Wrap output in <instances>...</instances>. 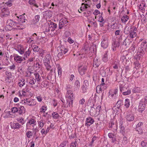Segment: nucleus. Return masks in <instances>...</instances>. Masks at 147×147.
<instances>
[{
    "label": "nucleus",
    "mask_w": 147,
    "mask_h": 147,
    "mask_svg": "<svg viewBox=\"0 0 147 147\" xmlns=\"http://www.w3.org/2000/svg\"><path fill=\"white\" fill-rule=\"evenodd\" d=\"M146 43V42L142 43L141 47L138 49L137 55L134 57V59L137 60H140L141 56L144 54L147 46Z\"/></svg>",
    "instance_id": "f257e3e1"
},
{
    "label": "nucleus",
    "mask_w": 147,
    "mask_h": 147,
    "mask_svg": "<svg viewBox=\"0 0 147 147\" xmlns=\"http://www.w3.org/2000/svg\"><path fill=\"white\" fill-rule=\"evenodd\" d=\"M19 22H17L15 21H13L11 19H9L6 22V27L8 28V30H9L11 29L12 27L14 28L16 26H17V28H16V29L22 30L24 28H20V26H19Z\"/></svg>",
    "instance_id": "f03ea898"
},
{
    "label": "nucleus",
    "mask_w": 147,
    "mask_h": 147,
    "mask_svg": "<svg viewBox=\"0 0 147 147\" xmlns=\"http://www.w3.org/2000/svg\"><path fill=\"white\" fill-rule=\"evenodd\" d=\"M134 27L128 28V29L129 30V32L130 37L131 38H133L136 36V31L137 28L136 27L134 28Z\"/></svg>",
    "instance_id": "7ed1b4c3"
},
{
    "label": "nucleus",
    "mask_w": 147,
    "mask_h": 147,
    "mask_svg": "<svg viewBox=\"0 0 147 147\" xmlns=\"http://www.w3.org/2000/svg\"><path fill=\"white\" fill-rule=\"evenodd\" d=\"M103 40L101 42V46L104 49L106 48L108 45V39L106 36L102 37Z\"/></svg>",
    "instance_id": "20e7f679"
},
{
    "label": "nucleus",
    "mask_w": 147,
    "mask_h": 147,
    "mask_svg": "<svg viewBox=\"0 0 147 147\" xmlns=\"http://www.w3.org/2000/svg\"><path fill=\"white\" fill-rule=\"evenodd\" d=\"M25 14L24 13L19 16H17V18H18V22L20 23H24L26 22V21L27 22L26 19V17L25 16Z\"/></svg>",
    "instance_id": "39448f33"
},
{
    "label": "nucleus",
    "mask_w": 147,
    "mask_h": 147,
    "mask_svg": "<svg viewBox=\"0 0 147 147\" xmlns=\"http://www.w3.org/2000/svg\"><path fill=\"white\" fill-rule=\"evenodd\" d=\"M87 70V67L85 66H80L78 67V70L79 72L81 75L85 74V72Z\"/></svg>",
    "instance_id": "423d86ee"
},
{
    "label": "nucleus",
    "mask_w": 147,
    "mask_h": 147,
    "mask_svg": "<svg viewBox=\"0 0 147 147\" xmlns=\"http://www.w3.org/2000/svg\"><path fill=\"white\" fill-rule=\"evenodd\" d=\"M13 57H14V60L18 63H20L21 61L25 60V57H22L19 56L17 54L14 55Z\"/></svg>",
    "instance_id": "0eeeda50"
},
{
    "label": "nucleus",
    "mask_w": 147,
    "mask_h": 147,
    "mask_svg": "<svg viewBox=\"0 0 147 147\" xmlns=\"http://www.w3.org/2000/svg\"><path fill=\"white\" fill-rule=\"evenodd\" d=\"M94 121V120L91 117H88L86 118L85 125L89 126L93 124Z\"/></svg>",
    "instance_id": "6e6552de"
},
{
    "label": "nucleus",
    "mask_w": 147,
    "mask_h": 147,
    "mask_svg": "<svg viewBox=\"0 0 147 147\" xmlns=\"http://www.w3.org/2000/svg\"><path fill=\"white\" fill-rule=\"evenodd\" d=\"M3 16L6 17L9 14V9L7 7H2L1 10Z\"/></svg>",
    "instance_id": "1a4fd4ad"
},
{
    "label": "nucleus",
    "mask_w": 147,
    "mask_h": 147,
    "mask_svg": "<svg viewBox=\"0 0 147 147\" xmlns=\"http://www.w3.org/2000/svg\"><path fill=\"white\" fill-rule=\"evenodd\" d=\"M50 59L45 58V59L43 61L44 65L46 66L47 69L48 70H49L51 68V66L49 64L50 63Z\"/></svg>",
    "instance_id": "9d476101"
},
{
    "label": "nucleus",
    "mask_w": 147,
    "mask_h": 147,
    "mask_svg": "<svg viewBox=\"0 0 147 147\" xmlns=\"http://www.w3.org/2000/svg\"><path fill=\"white\" fill-rule=\"evenodd\" d=\"M32 73L33 74L34 76V77L33 78V79H34L35 80H36V81L38 82H40L42 80V76L40 75L39 74L37 73Z\"/></svg>",
    "instance_id": "9b49d317"
},
{
    "label": "nucleus",
    "mask_w": 147,
    "mask_h": 147,
    "mask_svg": "<svg viewBox=\"0 0 147 147\" xmlns=\"http://www.w3.org/2000/svg\"><path fill=\"white\" fill-rule=\"evenodd\" d=\"M100 64V60L97 58H94L93 60V66L95 68H97Z\"/></svg>",
    "instance_id": "f8f14e48"
},
{
    "label": "nucleus",
    "mask_w": 147,
    "mask_h": 147,
    "mask_svg": "<svg viewBox=\"0 0 147 147\" xmlns=\"http://www.w3.org/2000/svg\"><path fill=\"white\" fill-rule=\"evenodd\" d=\"M94 105L92 104V105L90 106V109L89 111L90 115L91 116L95 115L96 113L95 108L94 107Z\"/></svg>",
    "instance_id": "ddd939ff"
},
{
    "label": "nucleus",
    "mask_w": 147,
    "mask_h": 147,
    "mask_svg": "<svg viewBox=\"0 0 147 147\" xmlns=\"http://www.w3.org/2000/svg\"><path fill=\"white\" fill-rule=\"evenodd\" d=\"M5 74L6 75V78L5 79V81L6 82H8L9 79L11 78V73L9 71H6L5 72Z\"/></svg>",
    "instance_id": "4468645a"
},
{
    "label": "nucleus",
    "mask_w": 147,
    "mask_h": 147,
    "mask_svg": "<svg viewBox=\"0 0 147 147\" xmlns=\"http://www.w3.org/2000/svg\"><path fill=\"white\" fill-rule=\"evenodd\" d=\"M25 109L23 106H21L18 107V113L19 115H22L23 113H25Z\"/></svg>",
    "instance_id": "2eb2a0df"
},
{
    "label": "nucleus",
    "mask_w": 147,
    "mask_h": 147,
    "mask_svg": "<svg viewBox=\"0 0 147 147\" xmlns=\"http://www.w3.org/2000/svg\"><path fill=\"white\" fill-rule=\"evenodd\" d=\"M17 51L21 55L24 54V53L23 47L22 46L19 45L18 47V49Z\"/></svg>",
    "instance_id": "dca6fc26"
},
{
    "label": "nucleus",
    "mask_w": 147,
    "mask_h": 147,
    "mask_svg": "<svg viewBox=\"0 0 147 147\" xmlns=\"http://www.w3.org/2000/svg\"><path fill=\"white\" fill-rule=\"evenodd\" d=\"M126 118L129 121H133L134 119V115L133 114H129L126 116Z\"/></svg>",
    "instance_id": "f3484780"
},
{
    "label": "nucleus",
    "mask_w": 147,
    "mask_h": 147,
    "mask_svg": "<svg viewBox=\"0 0 147 147\" xmlns=\"http://www.w3.org/2000/svg\"><path fill=\"white\" fill-rule=\"evenodd\" d=\"M40 18L39 15H37L35 16L34 19L32 20V23L33 24H35L38 22Z\"/></svg>",
    "instance_id": "a211bd4d"
},
{
    "label": "nucleus",
    "mask_w": 147,
    "mask_h": 147,
    "mask_svg": "<svg viewBox=\"0 0 147 147\" xmlns=\"http://www.w3.org/2000/svg\"><path fill=\"white\" fill-rule=\"evenodd\" d=\"M36 122V121L34 119H32L29 120V121L26 124V126L28 125H32V127H34L35 125V123Z\"/></svg>",
    "instance_id": "6ab92c4d"
},
{
    "label": "nucleus",
    "mask_w": 147,
    "mask_h": 147,
    "mask_svg": "<svg viewBox=\"0 0 147 147\" xmlns=\"http://www.w3.org/2000/svg\"><path fill=\"white\" fill-rule=\"evenodd\" d=\"M52 13L50 10L47 11L45 12V15L46 17L50 18L52 16Z\"/></svg>",
    "instance_id": "aec40b11"
},
{
    "label": "nucleus",
    "mask_w": 147,
    "mask_h": 147,
    "mask_svg": "<svg viewBox=\"0 0 147 147\" xmlns=\"http://www.w3.org/2000/svg\"><path fill=\"white\" fill-rule=\"evenodd\" d=\"M118 91V89H116L114 90L113 93H111L110 95H111L112 97H114L115 98L118 96L117 92Z\"/></svg>",
    "instance_id": "412c9836"
},
{
    "label": "nucleus",
    "mask_w": 147,
    "mask_h": 147,
    "mask_svg": "<svg viewBox=\"0 0 147 147\" xmlns=\"http://www.w3.org/2000/svg\"><path fill=\"white\" fill-rule=\"evenodd\" d=\"M31 49L30 48H29L28 49V50L27 51H26L24 54V56L25 58L27 57H28L30 55V54L31 53Z\"/></svg>",
    "instance_id": "4be33fe9"
},
{
    "label": "nucleus",
    "mask_w": 147,
    "mask_h": 147,
    "mask_svg": "<svg viewBox=\"0 0 147 147\" xmlns=\"http://www.w3.org/2000/svg\"><path fill=\"white\" fill-rule=\"evenodd\" d=\"M25 80L24 79H22L21 80H19L18 84L20 87H22L25 84Z\"/></svg>",
    "instance_id": "5701e85b"
},
{
    "label": "nucleus",
    "mask_w": 147,
    "mask_h": 147,
    "mask_svg": "<svg viewBox=\"0 0 147 147\" xmlns=\"http://www.w3.org/2000/svg\"><path fill=\"white\" fill-rule=\"evenodd\" d=\"M36 104V102L33 100H30L28 101V102L27 104L30 106H33Z\"/></svg>",
    "instance_id": "b1692460"
},
{
    "label": "nucleus",
    "mask_w": 147,
    "mask_h": 147,
    "mask_svg": "<svg viewBox=\"0 0 147 147\" xmlns=\"http://www.w3.org/2000/svg\"><path fill=\"white\" fill-rule=\"evenodd\" d=\"M57 70L58 76L60 77L62 75V69L59 65L57 67Z\"/></svg>",
    "instance_id": "393cba45"
},
{
    "label": "nucleus",
    "mask_w": 147,
    "mask_h": 147,
    "mask_svg": "<svg viewBox=\"0 0 147 147\" xmlns=\"http://www.w3.org/2000/svg\"><path fill=\"white\" fill-rule=\"evenodd\" d=\"M123 105V100H119L116 104L117 107L119 108H120L121 106Z\"/></svg>",
    "instance_id": "a878e982"
},
{
    "label": "nucleus",
    "mask_w": 147,
    "mask_h": 147,
    "mask_svg": "<svg viewBox=\"0 0 147 147\" xmlns=\"http://www.w3.org/2000/svg\"><path fill=\"white\" fill-rule=\"evenodd\" d=\"M73 100L67 99V104H68V107H70L71 108L73 106Z\"/></svg>",
    "instance_id": "bb28decb"
},
{
    "label": "nucleus",
    "mask_w": 147,
    "mask_h": 147,
    "mask_svg": "<svg viewBox=\"0 0 147 147\" xmlns=\"http://www.w3.org/2000/svg\"><path fill=\"white\" fill-rule=\"evenodd\" d=\"M63 46H61V48L59 49L60 51H61V52H59L57 55V57L59 58H60L61 57V56L63 54L62 51H63Z\"/></svg>",
    "instance_id": "cd10ccee"
},
{
    "label": "nucleus",
    "mask_w": 147,
    "mask_h": 147,
    "mask_svg": "<svg viewBox=\"0 0 147 147\" xmlns=\"http://www.w3.org/2000/svg\"><path fill=\"white\" fill-rule=\"evenodd\" d=\"M129 19V17L128 16L125 15L122 17L121 18V21L125 23Z\"/></svg>",
    "instance_id": "c85d7f7f"
},
{
    "label": "nucleus",
    "mask_w": 147,
    "mask_h": 147,
    "mask_svg": "<svg viewBox=\"0 0 147 147\" xmlns=\"http://www.w3.org/2000/svg\"><path fill=\"white\" fill-rule=\"evenodd\" d=\"M31 5H33L36 7H38V6L35 4V0H29L28 2Z\"/></svg>",
    "instance_id": "c756f323"
},
{
    "label": "nucleus",
    "mask_w": 147,
    "mask_h": 147,
    "mask_svg": "<svg viewBox=\"0 0 147 147\" xmlns=\"http://www.w3.org/2000/svg\"><path fill=\"white\" fill-rule=\"evenodd\" d=\"M130 105L129 100L128 98H126L125 100V106L126 108H128Z\"/></svg>",
    "instance_id": "7c9ffc66"
},
{
    "label": "nucleus",
    "mask_w": 147,
    "mask_h": 147,
    "mask_svg": "<svg viewBox=\"0 0 147 147\" xmlns=\"http://www.w3.org/2000/svg\"><path fill=\"white\" fill-rule=\"evenodd\" d=\"M100 73L102 76H106V71L104 69L101 67L99 71Z\"/></svg>",
    "instance_id": "2f4dec72"
},
{
    "label": "nucleus",
    "mask_w": 147,
    "mask_h": 147,
    "mask_svg": "<svg viewBox=\"0 0 147 147\" xmlns=\"http://www.w3.org/2000/svg\"><path fill=\"white\" fill-rule=\"evenodd\" d=\"M96 45H93L90 47L89 50L91 52H94L96 51Z\"/></svg>",
    "instance_id": "473e14b6"
},
{
    "label": "nucleus",
    "mask_w": 147,
    "mask_h": 147,
    "mask_svg": "<svg viewBox=\"0 0 147 147\" xmlns=\"http://www.w3.org/2000/svg\"><path fill=\"white\" fill-rule=\"evenodd\" d=\"M80 87V83L79 81L78 80H76L75 83V89L76 90L78 89Z\"/></svg>",
    "instance_id": "72a5a7b5"
},
{
    "label": "nucleus",
    "mask_w": 147,
    "mask_h": 147,
    "mask_svg": "<svg viewBox=\"0 0 147 147\" xmlns=\"http://www.w3.org/2000/svg\"><path fill=\"white\" fill-rule=\"evenodd\" d=\"M59 21L61 22V23L64 24L65 25L68 22L67 20V18H62Z\"/></svg>",
    "instance_id": "f704fd0d"
},
{
    "label": "nucleus",
    "mask_w": 147,
    "mask_h": 147,
    "mask_svg": "<svg viewBox=\"0 0 147 147\" xmlns=\"http://www.w3.org/2000/svg\"><path fill=\"white\" fill-rule=\"evenodd\" d=\"M13 127L14 129H18L22 127V125L18 123H16L13 124Z\"/></svg>",
    "instance_id": "c9c22d12"
},
{
    "label": "nucleus",
    "mask_w": 147,
    "mask_h": 147,
    "mask_svg": "<svg viewBox=\"0 0 147 147\" xmlns=\"http://www.w3.org/2000/svg\"><path fill=\"white\" fill-rule=\"evenodd\" d=\"M142 107L145 108V103L143 100H141L139 103L138 108H142Z\"/></svg>",
    "instance_id": "e433bc0d"
},
{
    "label": "nucleus",
    "mask_w": 147,
    "mask_h": 147,
    "mask_svg": "<svg viewBox=\"0 0 147 147\" xmlns=\"http://www.w3.org/2000/svg\"><path fill=\"white\" fill-rule=\"evenodd\" d=\"M129 40H127L125 39V40L123 42L122 45H125V46H128L129 45Z\"/></svg>",
    "instance_id": "4c0bfd02"
},
{
    "label": "nucleus",
    "mask_w": 147,
    "mask_h": 147,
    "mask_svg": "<svg viewBox=\"0 0 147 147\" xmlns=\"http://www.w3.org/2000/svg\"><path fill=\"white\" fill-rule=\"evenodd\" d=\"M52 116L53 118L57 119L59 117V115L57 113L54 112L52 114Z\"/></svg>",
    "instance_id": "58836bf2"
},
{
    "label": "nucleus",
    "mask_w": 147,
    "mask_h": 147,
    "mask_svg": "<svg viewBox=\"0 0 147 147\" xmlns=\"http://www.w3.org/2000/svg\"><path fill=\"white\" fill-rule=\"evenodd\" d=\"M50 129V127H48L47 129L45 130L44 129H43L41 130V132L42 134H46L49 131Z\"/></svg>",
    "instance_id": "ea45409f"
},
{
    "label": "nucleus",
    "mask_w": 147,
    "mask_h": 147,
    "mask_svg": "<svg viewBox=\"0 0 147 147\" xmlns=\"http://www.w3.org/2000/svg\"><path fill=\"white\" fill-rule=\"evenodd\" d=\"M112 45L118 47L119 46V42L118 41L115 40L112 43Z\"/></svg>",
    "instance_id": "a19ab883"
},
{
    "label": "nucleus",
    "mask_w": 147,
    "mask_h": 147,
    "mask_svg": "<svg viewBox=\"0 0 147 147\" xmlns=\"http://www.w3.org/2000/svg\"><path fill=\"white\" fill-rule=\"evenodd\" d=\"M17 120L19 122L21 123L22 125H23L25 122L24 119L22 117L18 118Z\"/></svg>",
    "instance_id": "79ce46f5"
},
{
    "label": "nucleus",
    "mask_w": 147,
    "mask_h": 147,
    "mask_svg": "<svg viewBox=\"0 0 147 147\" xmlns=\"http://www.w3.org/2000/svg\"><path fill=\"white\" fill-rule=\"evenodd\" d=\"M32 49L33 51L34 52H38L40 49V48L39 47L36 45L33 46Z\"/></svg>",
    "instance_id": "37998d69"
},
{
    "label": "nucleus",
    "mask_w": 147,
    "mask_h": 147,
    "mask_svg": "<svg viewBox=\"0 0 147 147\" xmlns=\"http://www.w3.org/2000/svg\"><path fill=\"white\" fill-rule=\"evenodd\" d=\"M30 90V89L29 88H26L25 89H23L22 91L23 94L24 95H25V93L26 92H29Z\"/></svg>",
    "instance_id": "c03bdc74"
},
{
    "label": "nucleus",
    "mask_w": 147,
    "mask_h": 147,
    "mask_svg": "<svg viewBox=\"0 0 147 147\" xmlns=\"http://www.w3.org/2000/svg\"><path fill=\"white\" fill-rule=\"evenodd\" d=\"M102 91H104L107 88L106 84L104 83H102L100 84Z\"/></svg>",
    "instance_id": "a18cd8bd"
},
{
    "label": "nucleus",
    "mask_w": 147,
    "mask_h": 147,
    "mask_svg": "<svg viewBox=\"0 0 147 147\" xmlns=\"http://www.w3.org/2000/svg\"><path fill=\"white\" fill-rule=\"evenodd\" d=\"M18 108L16 107H13L11 109V112L13 113H15L18 112Z\"/></svg>",
    "instance_id": "49530a36"
},
{
    "label": "nucleus",
    "mask_w": 147,
    "mask_h": 147,
    "mask_svg": "<svg viewBox=\"0 0 147 147\" xmlns=\"http://www.w3.org/2000/svg\"><path fill=\"white\" fill-rule=\"evenodd\" d=\"M101 109V106H98L96 108V109L95 110L96 112V113H97V115H98L99 114Z\"/></svg>",
    "instance_id": "de8ad7c7"
},
{
    "label": "nucleus",
    "mask_w": 147,
    "mask_h": 147,
    "mask_svg": "<svg viewBox=\"0 0 147 147\" xmlns=\"http://www.w3.org/2000/svg\"><path fill=\"white\" fill-rule=\"evenodd\" d=\"M135 46L134 45H132V46L129 49V50L130 52H134L135 50Z\"/></svg>",
    "instance_id": "09e8293b"
},
{
    "label": "nucleus",
    "mask_w": 147,
    "mask_h": 147,
    "mask_svg": "<svg viewBox=\"0 0 147 147\" xmlns=\"http://www.w3.org/2000/svg\"><path fill=\"white\" fill-rule=\"evenodd\" d=\"M136 130L137 131L139 134H141L143 132V131L141 128H136Z\"/></svg>",
    "instance_id": "8fccbe9b"
},
{
    "label": "nucleus",
    "mask_w": 147,
    "mask_h": 147,
    "mask_svg": "<svg viewBox=\"0 0 147 147\" xmlns=\"http://www.w3.org/2000/svg\"><path fill=\"white\" fill-rule=\"evenodd\" d=\"M26 135L28 138H30L32 136V133L31 131H29L26 133Z\"/></svg>",
    "instance_id": "3c124183"
},
{
    "label": "nucleus",
    "mask_w": 147,
    "mask_h": 147,
    "mask_svg": "<svg viewBox=\"0 0 147 147\" xmlns=\"http://www.w3.org/2000/svg\"><path fill=\"white\" fill-rule=\"evenodd\" d=\"M51 26L49 27L50 29H51V28H57V24L54 23L52 22L51 23Z\"/></svg>",
    "instance_id": "603ef678"
},
{
    "label": "nucleus",
    "mask_w": 147,
    "mask_h": 147,
    "mask_svg": "<svg viewBox=\"0 0 147 147\" xmlns=\"http://www.w3.org/2000/svg\"><path fill=\"white\" fill-rule=\"evenodd\" d=\"M86 86H85L84 85H83L82 86V92L84 93L86 91V89H87Z\"/></svg>",
    "instance_id": "864d4df0"
},
{
    "label": "nucleus",
    "mask_w": 147,
    "mask_h": 147,
    "mask_svg": "<svg viewBox=\"0 0 147 147\" xmlns=\"http://www.w3.org/2000/svg\"><path fill=\"white\" fill-rule=\"evenodd\" d=\"M141 145L142 147H147V142L142 141L141 142Z\"/></svg>",
    "instance_id": "5fc2aeb1"
},
{
    "label": "nucleus",
    "mask_w": 147,
    "mask_h": 147,
    "mask_svg": "<svg viewBox=\"0 0 147 147\" xmlns=\"http://www.w3.org/2000/svg\"><path fill=\"white\" fill-rule=\"evenodd\" d=\"M47 107L44 106H43L40 109V112H45V111L47 110Z\"/></svg>",
    "instance_id": "6e6d98bb"
},
{
    "label": "nucleus",
    "mask_w": 147,
    "mask_h": 147,
    "mask_svg": "<svg viewBox=\"0 0 147 147\" xmlns=\"http://www.w3.org/2000/svg\"><path fill=\"white\" fill-rule=\"evenodd\" d=\"M102 13L101 14V16H100L99 18L98 19L99 20H98V21H99V22L101 23H102V24H104V22H103L104 21V20L102 16Z\"/></svg>",
    "instance_id": "4d7b16f0"
},
{
    "label": "nucleus",
    "mask_w": 147,
    "mask_h": 147,
    "mask_svg": "<svg viewBox=\"0 0 147 147\" xmlns=\"http://www.w3.org/2000/svg\"><path fill=\"white\" fill-rule=\"evenodd\" d=\"M66 25H65L64 24L61 23V22L59 21V28L60 29H61L64 26H66Z\"/></svg>",
    "instance_id": "13d9d810"
},
{
    "label": "nucleus",
    "mask_w": 147,
    "mask_h": 147,
    "mask_svg": "<svg viewBox=\"0 0 147 147\" xmlns=\"http://www.w3.org/2000/svg\"><path fill=\"white\" fill-rule=\"evenodd\" d=\"M9 67L10 70L13 71L15 69L16 66V65L13 64L11 66Z\"/></svg>",
    "instance_id": "bf43d9fd"
},
{
    "label": "nucleus",
    "mask_w": 147,
    "mask_h": 147,
    "mask_svg": "<svg viewBox=\"0 0 147 147\" xmlns=\"http://www.w3.org/2000/svg\"><path fill=\"white\" fill-rule=\"evenodd\" d=\"M36 80H35L34 79H32V80H30L29 83L31 85H33L35 84V82H36Z\"/></svg>",
    "instance_id": "052dcab7"
},
{
    "label": "nucleus",
    "mask_w": 147,
    "mask_h": 147,
    "mask_svg": "<svg viewBox=\"0 0 147 147\" xmlns=\"http://www.w3.org/2000/svg\"><path fill=\"white\" fill-rule=\"evenodd\" d=\"M131 93L130 90H128L127 91L123 92V94L124 95H128L129 94Z\"/></svg>",
    "instance_id": "680f3d73"
},
{
    "label": "nucleus",
    "mask_w": 147,
    "mask_h": 147,
    "mask_svg": "<svg viewBox=\"0 0 147 147\" xmlns=\"http://www.w3.org/2000/svg\"><path fill=\"white\" fill-rule=\"evenodd\" d=\"M68 99H70V100H73L74 99L73 98V94H70L68 95Z\"/></svg>",
    "instance_id": "e2e57ef3"
},
{
    "label": "nucleus",
    "mask_w": 147,
    "mask_h": 147,
    "mask_svg": "<svg viewBox=\"0 0 147 147\" xmlns=\"http://www.w3.org/2000/svg\"><path fill=\"white\" fill-rule=\"evenodd\" d=\"M120 108L118 107H116V106H114L113 107V109L114 111H119L120 110Z\"/></svg>",
    "instance_id": "0e129e2a"
},
{
    "label": "nucleus",
    "mask_w": 147,
    "mask_h": 147,
    "mask_svg": "<svg viewBox=\"0 0 147 147\" xmlns=\"http://www.w3.org/2000/svg\"><path fill=\"white\" fill-rule=\"evenodd\" d=\"M102 60L103 61L105 62H106L107 61V55L106 54L104 55V57L103 58Z\"/></svg>",
    "instance_id": "69168bd1"
},
{
    "label": "nucleus",
    "mask_w": 147,
    "mask_h": 147,
    "mask_svg": "<svg viewBox=\"0 0 147 147\" xmlns=\"http://www.w3.org/2000/svg\"><path fill=\"white\" fill-rule=\"evenodd\" d=\"M67 144L66 141H64L61 143L60 145V147H64L66 146Z\"/></svg>",
    "instance_id": "338daca9"
},
{
    "label": "nucleus",
    "mask_w": 147,
    "mask_h": 147,
    "mask_svg": "<svg viewBox=\"0 0 147 147\" xmlns=\"http://www.w3.org/2000/svg\"><path fill=\"white\" fill-rule=\"evenodd\" d=\"M76 144H77V141L75 140L74 142H72L71 144L70 147H76Z\"/></svg>",
    "instance_id": "774afa93"
}]
</instances>
